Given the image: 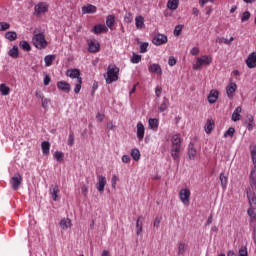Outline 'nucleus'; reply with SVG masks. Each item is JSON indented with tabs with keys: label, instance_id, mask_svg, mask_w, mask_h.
<instances>
[{
	"label": "nucleus",
	"instance_id": "e433bc0d",
	"mask_svg": "<svg viewBox=\"0 0 256 256\" xmlns=\"http://www.w3.org/2000/svg\"><path fill=\"white\" fill-rule=\"evenodd\" d=\"M131 157L134 159V161H139V159H141V152L139 151V149H132Z\"/></svg>",
	"mask_w": 256,
	"mask_h": 256
},
{
	"label": "nucleus",
	"instance_id": "c85d7f7f",
	"mask_svg": "<svg viewBox=\"0 0 256 256\" xmlns=\"http://www.w3.org/2000/svg\"><path fill=\"white\" fill-rule=\"evenodd\" d=\"M41 148L43 155H49V151L51 150V143H49V141H43L41 143Z\"/></svg>",
	"mask_w": 256,
	"mask_h": 256
},
{
	"label": "nucleus",
	"instance_id": "2eb2a0df",
	"mask_svg": "<svg viewBox=\"0 0 256 256\" xmlns=\"http://www.w3.org/2000/svg\"><path fill=\"white\" fill-rule=\"evenodd\" d=\"M217 99H219V91L215 89L211 90L208 95V103H210V105H213L214 103H217Z\"/></svg>",
	"mask_w": 256,
	"mask_h": 256
},
{
	"label": "nucleus",
	"instance_id": "a211bd4d",
	"mask_svg": "<svg viewBox=\"0 0 256 256\" xmlns=\"http://www.w3.org/2000/svg\"><path fill=\"white\" fill-rule=\"evenodd\" d=\"M107 31H109V29L107 28V26L103 24L95 25L92 29V33H95V35H99L101 33H107Z\"/></svg>",
	"mask_w": 256,
	"mask_h": 256
},
{
	"label": "nucleus",
	"instance_id": "09e8293b",
	"mask_svg": "<svg viewBox=\"0 0 256 256\" xmlns=\"http://www.w3.org/2000/svg\"><path fill=\"white\" fill-rule=\"evenodd\" d=\"M63 157H65V154H63V152L56 151L54 153V158L56 159V161H63Z\"/></svg>",
	"mask_w": 256,
	"mask_h": 256
},
{
	"label": "nucleus",
	"instance_id": "6e6552de",
	"mask_svg": "<svg viewBox=\"0 0 256 256\" xmlns=\"http://www.w3.org/2000/svg\"><path fill=\"white\" fill-rule=\"evenodd\" d=\"M105 185H107V177H105L103 175H99L98 176V182L96 184L97 191H99L100 193H104L105 192Z\"/></svg>",
	"mask_w": 256,
	"mask_h": 256
},
{
	"label": "nucleus",
	"instance_id": "0e129e2a",
	"mask_svg": "<svg viewBox=\"0 0 256 256\" xmlns=\"http://www.w3.org/2000/svg\"><path fill=\"white\" fill-rule=\"evenodd\" d=\"M178 249L179 253H185V243L180 242Z\"/></svg>",
	"mask_w": 256,
	"mask_h": 256
},
{
	"label": "nucleus",
	"instance_id": "4c0bfd02",
	"mask_svg": "<svg viewBox=\"0 0 256 256\" xmlns=\"http://www.w3.org/2000/svg\"><path fill=\"white\" fill-rule=\"evenodd\" d=\"M235 41V38L231 37L230 39L227 38H217L216 43H224L225 45H231Z\"/></svg>",
	"mask_w": 256,
	"mask_h": 256
},
{
	"label": "nucleus",
	"instance_id": "423d86ee",
	"mask_svg": "<svg viewBox=\"0 0 256 256\" xmlns=\"http://www.w3.org/2000/svg\"><path fill=\"white\" fill-rule=\"evenodd\" d=\"M180 201L183 205H189L191 199V190L188 188L181 189L179 192Z\"/></svg>",
	"mask_w": 256,
	"mask_h": 256
},
{
	"label": "nucleus",
	"instance_id": "ddd939ff",
	"mask_svg": "<svg viewBox=\"0 0 256 256\" xmlns=\"http://www.w3.org/2000/svg\"><path fill=\"white\" fill-rule=\"evenodd\" d=\"M136 127L137 138L139 141H143V139H145V126L143 125V123L139 122Z\"/></svg>",
	"mask_w": 256,
	"mask_h": 256
},
{
	"label": "nucleus",
	"instance_id": "5fc2aeb1",
	"mask_svg": "<svg viewBox=\"0 0 256 256\" xmlns=\"http://www.w3.org/2000/svg\"><path fill=\"white\" fill-rule=\"evenodd\" d=\"M168 65L170 67H175V65H177V59H175V57L171 56L168 60Z\"/></svg>",
	"mask_w": 256,
	"mask_h": 256
},
{
	"label": "nucleus",
	"instance_id": "f704fd0d",
	"mask_svg": "<svg viewBox=\"0 0 256 256\" xmlns=\"http://www.w3.org/2000/svg\"><path fill=\"white\" fill-rule=\"evenodd\" d=\"M53 61H55V55H47L44 58L46 67H51V65H53Z\"/></svg>",
	"mask_w": 256,
	"mask_h": 256
},
{
	"label": "nucleus",
	"instance_id": "f257e3e1",
	"mask_svg": "<svg viewBox=\"0 0 256 256\" xmlns=\"http://www.w3.org/2000/svg\"><path fill=\"white\" fill-rule=\"evenodd\" d=\"M104 79L107 85H111V83H115V81L119 80V68L115 65H109L106 74L104 75Z\"/></svg>",
	"mask_w": 256,
	"mask_h": 256
},
{
	"label": "nucleus",
	"instance_id": "6ab92c4d",
	"mask_svg": "<svg viewBox=\"0 0 256 256\" xmlns=\"http://www.w3.org/2000/svg\"><path fill=\"white\" fill-rule=\"evenodd\" d=\"M213 129H215V121L213 119H208L204 126V131L207 135H211Z\"/></svg>",
	"mask_w": 256,
	"mask_h": 256
},
{
	"label": "nucleus",
	"instance_id": "5701e85b",
	"mask_svg": "<svg viewBox=\"0 0 256 256\" xmlns=\"http://www.w3.org/2000/svg\"><path fill=\"white\" fill-rule=\"evenodd\" d=\"M135 26L136 29H145V18L143 16H136Z\"/></svg>",
	"mask_w": 256,
	"mask_h": 256
},
{
	"label": "nucleus",
	"instance_id": "774afa93",
	"mask_svg": "<svg viewBox=\"0 0 256 256\" xmlns=\"http://www.w3.org/2000/svg\"><path fill=\"white\" fill-rule=\"evenodd\" d=\"M96 119H97V121H99L101 123V122H103L104 116L99 112L96 115Z\"/></svg>",
	"mask_w": 256,
	"mask_h": 256
},
{
	"label": "nucleus",
	"instance_id": "58836bf2",
	"mask_svg": "<svg viewBox=\"0 0 256 256\" xmlns=\"http://www.w3.org/2000/svg\"><path fill=\"white\" fill-rule=\"evenodd\" d=\"M0 93L4 96H7L9 93H11V88L5 84H0Z\"/></svg>",
	"mask_w": 256,
	"mask_h": 256
},
{
	"label": "nucleus",
	"instance_id": "864d4df0",
	"mask_svg": "<svg viewBox=\"0 0 256 256\" xmlns=\"http://www.w3.org/2000/svg\"><path fill=\"white\" fill-rule=\"evenodd\" d=\"M149 47V43L144 42L140 46V53H147V48Z\"/></svg>",
	"mask_w": 256,
	"mask_h": 256
},
{
	"label": "nucleus",
	"instance_id": "0eeeda50",
	"mask_svg": "<svg viewBox=\"0 0 256 256\" xmlns=\"http://www.w3.org/2000/svg\"><path fill=\"white\" fill-rule=\"evenodd\" d=\"M88 45V51L89 53H99V50L101 49V44L97 40H87Z\"/></svg>",
	"mask_w": 256,
	"mask_h": 256
},
{
	"label": "nucleus",
	"instance_id": "f03ea898",
	"mask_svg": "<svg viewBox=\"0 0 256 256\" xmlns=\"http://www.w3.org/2000/svg\"><path fill=\"white\" fill-rule=\"evenodd\" d=\"M32 43L36 49H46L47 48V40L45 39L44 33H36L34 32V36L32 38Z\"/></svg>",
	"mask_w": 256,
	"mask_h": 256
},
{
	"label": "nucleus",
	"instance_id": "1a4fd4ad",
	"mask_svg": "<svg viewBox=\"0 0 256 256\" xmlns=\"http://www.w3.org/2000/svg\"><path fill=\"white\" fill-rule=\"evenodd\" d=\"M167 41H169V39L167 38L166 35L164 34H158L156 35L153 40L152 43L154 45L160 46V45H165V43H167Z\"/></svg>",
	"mask_w": 256,
	"mask_h": 256
},
{
	"label": "nucleus",
	"instance_id": "9b49d317",
	"mask_svg": "<svg viewBox=\"0 0 256 256\" xmlns=\"http://www.w3.org/2000/svg\"><path fill=\"white\" fill-rule=\"evenodd\" d=\"M66 76L79 81V79H81V71L79 69H69L66 72Z\"/></svg>",
	"mask_w": 256,
	"mask_h": 256
},
{
	"label": "nucleus",
	"instance_id": "393cba45",
	"mask_svg": "<svg viewBox=\"0 0 256 256\" xmlns=\"http://www.w3.org/2000/svg\"><path fill=\"white\" fill-rule=\"evenodd\" d=\"M71 225V219L69 218H63L60 220V227L63 231H67V229L71 228Z\"/></svg>",
	"mask_w": 256,
	"mask_h": 256
},
{
	"label": "nucleus",
	"instance_id": "3c124183",
	"mask_svg": "<svg viewBox=\"0 0 256 256\" xmlns=\"http://www.w3.org/2000/svg\"><path fill=\"white\" fill-rule=\"evenodd\" d=\"M141 61V55L139 54H133L131 58V63L137 64Z\"/></svg>",
	"mask_w": 256,
	"mask_h": 256
},
{
	"label": "nucleus",
	"instance_id": "cd10ccee",
	"mask_svg": "<svg viewBox=\"0 0 256 256\" xmlns=\"http://www.w3.org/2000/svg\"><path fill=\"white\" fill-rule=\"evenodd\" d=\"M143 216H139L136 221V235H141L143 233Z\"/></svg>",
	"mask_w": 256,
	"mask_h": 256
},
{
	"label": "nucleus",
	"instance_id": "412c9836",
	"mask_svg": "<svg viewBox=\"0 0 256 256\" xmlns=\"http://www.w3.org/2000/svg\"><path fill=\"white\" fill-rule=\"evenodd\" d=\"M149 73H156V75H163V70L161 69V65L159 64H151L148 67Z\"/></svg>",
	"mask_w": 256,
	"mask_h": 256
},
{
	"label": "nucleus",
	"instance_id": "a19ab883",
	"mask_svg": "<svg viewBox=\"0 0 256 256\" xmlns=\"http://www.w3.org/2000/svg\"><path fill=\"white\" fill-rule=\"evenodd\" d=\"M148 123H149L150 129H158L159 127V122L157 121V119L150 118L148 120Z\"/></svg>",
	"mask_w": 256,
	"mask_h": 256
},
{
	"label": "nucleus",
	"instance_id": "13d9d810",
	"mask_svg": "<svg viewBox=\"0 0 256 256\" xmlns=\"http://www.w3.org/2000/svg\"><path fill=\"white\" fill-rule=\"evenodd\" d=\"M81 193L82 195H84V197H87V193H89V187H87L86 185L82 186Z\"/></svg>",
	"mask_w": 256,
	"mask_h": 256
},
{
	"label": "nucleus",
	"instance_id": "4be33fe9",
	"mask_svg": "<svg viewBox=\"0 0 256 256\" xmlns=\"http://www.w3.org/2000/svg\"><path fill=\"white\" fill-rule=\"evenodd\" d=\"M235 91H237V84L232 82L226 88V93L229 99H233V95L235 94Z\"/></svg>",
	"mask_w": 256,
	"mask_h": 256
},
{
	"label": "nucleus",
	"instance_id": "e2e57ef3",
	"mask_svg": "<svg viewBox=\"0 0 256 256\" xmlns=\"http://www.w3.org/2000/svg\"><path fill=\"white\" fill-rule=\"evenodd\" d=\"M163 91V88H161V86H158L155 90V95L156 97H161V93Z\"/></svg>",
	"mask_w": 256,
	"mask_h": 256
},
{
	"label": "nucleus",
	"instance_id": "b1692460",
	"mask_svg": "<svg viewBox=\"0 0 256 256\" xmlns=\"http://www.w3.org/2000/svg\"><path fill=\"white\" fill-rule=\"evenodd\" d=\"M227 256H237L233 250L228 251ZM239 256H249V253L247 252V247L242 246L239 249Z\"/></svg>",
	"mask_w": 256,
	"mask_h": 256
},
{
	"label": "nucleus",
	"instance_id": "473e14b6",
	"mask_svg": "<svg viewBox=\"0 0 256 256\" xmlns=\"http://www.w3.org/2000/svg\"><path fill=\"white\" fill-rule=\"evenodd\" d=\"M8 55L12 57V59H17L19 57V48L14 46L12 49L9 50Z\"/></svg>",
	"mask_w": 256,
	"mask_h": 256
},
{
	"label": "nucleus",
	"instance_id": "4d7b16f0",
	"mask_svg": "<svg viewBox=\"0 0 256 256\" xmlns=\"http://www.w3.org/2000/svg\"><path fill=\"white\" fill-rule=\"evenodd\" d=\"M159 225H161V217L157 216V217L154 219L153 227L159 228Z\"/></svg>",
	"mask_w": 256,
	"mask_h": 256
},
{
	"label": "nucleus",
	"instance_id": "72a5a7b5",
	"mask_svg": "<svg viewBox=\"0 0 256 256\" xmlns=\"http://www.w3.org/2000/svg\"><path fill=\"white\" fill-rule=\"evenodd\" d=\"M106 25H107L108 29H113V25H115V17L113 15L107 16Z\"/></svg>",
	"mask_w": 256,
	"mask_h": 256
},
{
	"label": "nucleus",
	"instance_id": "7c9ffc66",
	"mask_svg": "<svg viewBox=\"0 0 256 256\" xmlns=\"http://www.w3.org/2000/svg\"><path fill=\"white\" fill-rule=\"evenodd\" d=\"M167 7L170 9V11H176V9L179 7V0H168Z\"/></svg>",
	"mask_w": 256,
	"mask_h": 256
},
{
	"label": "nucleus",
	"instance_id": "20e7f679",
	"mask_svg": "<svg viewBox=\"0 0 256 256\" xmlns=\"http://www.w3.org/2000/svg\"><path fill=\"white\" fill-rule=\"evenodd\" d=\"M49 11V4L46 2H40L34 7V15L37 17H41V15H45Z\"/></svg>",
	"mask_w": 256,
	"mask_h": 256
},
{
	"label": "nucleus",
	"instance_id": "4468645a",
	"mask_svg": "<svg viewBox=\"0 0 256 256\" xmlns=\"http://www.w3.org/2000/svg\"><path fill=\"white\" fill-rule=\"evenodd\" d=\"M57 87L60 91H63L64 93H71V84L66 81L57 82Z\"/></svg>",
	"mask_w": 256,
	"mask_h": 256
},
{
	"label": "nucleus",
	"instance_id": "338daca9",
	"mask_svg": "<svg viewBox=\"0 0 256 256\" xmlns=\"http://www.w3.org/2000/svg\"><path fill=\"white\" fill-rule=\"evenodd\" d=\"M49 83H51V77H49V75H46L44 77V85L47 86L49 85Z\"/></svg>",
	"mask_w": 256,
	"mask_h": 256
},
{
	"label": "nucleus",
	"instance_id": "39448f33",
	"mask_svg": "<svg viewBox=\"0 0 256 256\" xmlns=\"http://www.w3.org/2000/svg\"><path fill=\"white\" fill-rule=\"evenodd\" d=\"M22 183H23V176H21V174L19 173L14 174V176L10 179V185L13 191H18Z\"/></svg>",
	"mask_w": 256,
	"mask_h": 256
},
{
	"label": "nucleus",
	"instance_id": "79ce46f5",
	"mask_svg": "<svg viewBox=\"0 0 256 256\" xmlns=\"http://www.w3.org/2000/svg\"><path fill=\"white\" fill-rule=\"evenodd\" d=\"M248 215L250 217V221L251 223H253L254 225L256 224V214H255V210H253L252 208L248 209Z\"/></svg>",
	"mask_w": 256,
	"mask_h": 256
},
{
	"label": "nucleus",
	"instance_id": "aec40b11",
	"mask_svg": "<svg viewBox=\"0 0 256 256\" xmlns=\"http://www.w3.org/2000/svg\"><path fill=\"white\" fill-rule=\"evenodd\" d=\"M83 15L97 13V7L93 4H88L82 7Z\"/></svg>",
	"mask_w": 256,
	"mask_h": 256
},
{
	"label": "nucleus",
	"instance_id": "a878e982",
	"mask_svg": "<svg viewBox=\"0 0 256 256\" xmlns=\"http://www.w3.org/2000/svg\"><path fill=\"white\" fill-rule=\"evenodd\" d=\"M171 147H181V134H174L171 138Z\"/></svg>",
	"mask_w": 256,
	"mask_h": 256
},
{
	"label": "nucleus",
	"instance_id": "f8f14e48",
	"mask_svg": "<svg viewBox=\"0 0 256 256\" xmlns=\"http://www.w3.org/2000/svg\"><path fill=\"white\" fill-rule=\"evenodd\" d=\"M170 155L175 161L181 157V146H171Z\"/></svg>",
	"mask_w": 256,
	"mask_h": 256
},
{
	"label": "nucleus",
	"instance_id": "bf43d9fd",
	"mask_svg": "<svg viewBox=\"0 0 256 256\" xmlns=\"http://www.w3.org/2000/svg\"><path fill=\"white\" fill-rule=\"evenodd\" d=\"M190 55H193V56L199 55V48L193 47V48L190 50Z\"/></svg>",
	"mask_w": 256,
	"mask_h": 256
},
{
	"label": "nucleus",
	"instance_id": "c756f323",
	"mask_svg": "<svg viewBox=\"0 0 256 256\" xmlns=\"http://www.w3.org/2000/svg\"><path fill=\"white\" fill-rule=\"evenodd\" d=\"M169 107V99L167 97H164L162 100V103L159 106V112L163 113L167 111V108Z\"/></svg>",
	"mask_w": 256,
	"mask_h": 256
},
{
	"label": "nucleus",
	"instance_id": "49530a36",
	"mask_svg": "<svg viewBox=\"0 0 256 256\" xmlns=\"http://www.w3.org/2000/svg\"><path fill=\"white\" fill-rule=\"evenodd\" d=\"M250 18H251V12L246 11L242 14L241 21L242 23H245V21H249Z\"/></svg>",
	"mask_w": 256,
	"mask_h": 256
},
{
	"label": "nucleus",
	"instance_id": "dca6fc26",
	"mask_svg": "<svg viewBox=\"0 0 256 256\" xmlns=\"http://www.w3.org/2000/svg\"><path fill=\"white\" fill-rule=\"evenodd\" d=\"M59 185H51L49 189V193L53 199V201H57L59 199Z\"/></svg>",
	"mask_w": 256,
	"mask_h": 256
},
{
	"label": "nucleus",
	"instance_id": "9d476101",
	"mask_svg": "<svg viewBox=\"0 0 256 256\" xmlns=\"http://www.w3.org/2000/svg\"><path fill=\"white\" fill-rule=\"evenodd\" d=\"M246 65L248 69H255L256 67V52H252L249 54L248 58L246 59Z\"/></svg>",
	"mask_w": 256,
	"mask_h": 256
},
{
	"label": "nucleus",
	"instance_id": "6e6d98bb",
	"mask_svg": "<svg viewBox=\"0 0 256 256\" xmlns=\"http://www.w3.org/2000/svg\"><path fill=\"white\" fill-rule=\"evenodd\" d=\"M117 181H119V177H117V175H113L112 180H111L113 189H115V187H117Z\"/></svg>",
	"mask_w": 256,
	"mask_h": 256
},
{
	"label": "nucleus",
	"instance_id": "37998d69",
	"mask_svg": "<svg viewBox=\"0 0 256 256\" xmlns=\"http://www.w3.org/2000/svg\"><path fill=\"white\" fill-rule=\"evenodd\" d=\"M67 145H69V147H73L75 145V134H73V132L68 136Z\"/></svg>",
	"mask_w": 256,
	"mask_h": 256
},
{
	"label": "nucleus",
	"instance_id": "69168bd1",
	"mask_svg": "<svg viewBox=\"0 0 256 256\" xmlns=\"http://www.w3.org/2000/svg\"><path fill=\"white\" fill-rule=\"evenodd\" d=\"M249 124L247 126L248 131H253V117L249 118Z\"/></svg>",
	"mask_w": 256,
	"mask_h": 256
},
{
	"label": "nucleus",
	"instance_id": "de8ad7c7",
	"mask_svg": "<svg viewBox=\"0 0 256 256\" xmlns=\"http://www.w3.org/2000/svg\"><path fill=\"white\" fill-rule=\"evenodd\" d=\"M181 31H183V25L179 24L174 29L175 37H179V35H181Z\"/></svg>",
	"mask_w": 256,
	"mask_h": 256
},
{
	"label": "nucleus",
	"instance_id": "2f4dec72",
	"mask_svg": "<svg viewBox=\"0 0 256 256\" xmlns=\"http://www.w3.org/2000/svg\"><path fill=\"white\" fill-rule=\"evenodd\" d=\"M219 180L221 182L222 189H227V183H229V179L225 176V172L220 173Z\"/></svg>",
	"mask_w": 256,
	"mask_h": 256
},
{
	"label": "nucleus",
	"instance_id": "8fccbe9b",
	"mask_svg": "<svg viewBox=\"0 0 256 256\" xmlns=\"http://www.w3.org/2000/svg\"><path fill=\"white\" fill-rule=\"evenodd\" d=\"M11 25L7 22H0V31H7V29H10Z\"/></svg>",
	"mask_w": 256,
	"mask_h": 256
},
{
	"label": "nucleus",
	"instance_id": "bb28decb",
	"mask_svg": "<svg viewBox=\"0 0 256 256\" xmlns=\"http://www.w3.org/2000/svg\"><path fill=\"white\" fill-rule=\"evenodd\" d=\"M241 111H243V108L241 106H238L234 112L232 113V121L237 122L241 121Z\"/></svg>",
	"mask_w": 256,
	"mask_h": 256
},
{
	"label": "nucleus",
	"instance_id": "c03bdc74",
	"mask_svg": "<svg viewBox=\"0 0 256 256\" xmlns=\"http://www.w3.org/2000/svg\"><path fill=\"white\" fill-rule=\"evenodd\" d=\"M20 47L21 49H23L24 51H29L31 49V45L29 44V42L27 41H22L20 42Z\"/></svg>",
	"mask_w": 256,
	"mask_h": 256
},
{
	"label": "nucleus",
	"instance_id": "680f3d73",
	"mask_svg": "<svg viewBox=\"0 0 256 256\" xmlns=\"http://www.w3.org/2000/svg\"><path fill=\"white\" fill-rule=\"evenodd\" d=\"M122 162L123 163H131V157H129V155H123Z\"/></svg>",
	"mask_w": 256,
	"mask_h": 256
},
{
	"label": "nucleus",
	"instance_id": "7ed1b4c3",
	"mask_svg": "<svg viewBox=\"0 0 256 256\" xmlns=\"http://www.w3.org/2000/svg\"><path fill=\"white\" fill-rule=\"evenodd\" d=\"M213 63V57L211 55H204L196 58V63L193 64L192 68L194 71H199L203 65H210Z\"/></svg>",
	"mask_w": 256,
	"mask_h": 256
},
{
	"label": "nucleus",
	"instance_id": "f3484780",
	"mask_svg": "<svg viewBox=\"0 0 256 256\" xmlns=\"http://www.w3.org/2000/svg\"><path fill=\"white\" fill-rule=\"evenodd\" d=\"M188 157L191 161H195V158L197 157V149H195L193 142H190L188 145Z\"/></svg>",
	"mask_w": 256,
	"mask_h": 256
},
{
	"label": "nucleus",
	"instance_id": "603ef678",
	"mask_svg": "<svg viewBox=\"0 0 256 256\" xmlns=\"http://www.w3.org/2000/svg\"><path fill=\"white\" fill-rule=\"evenodd\" d=\"M49 103H51V100L48 98H42V107L43 109L49 108Z\"/></svg>",
	"mask_w": 256,
	"mask_h": 256
},
{
	"label": "nucleus",
	"instance_id": "a18cd8bd",
	"mask_svg": "<svg viewBox=\"0 0 256 256\" xmlns=\"http://www.w3.org/2000/svg\"><path fill=\"white\" fill-rule=\"evenodd\" d=\"M233 135H235V128H233V127H230V128L224 133L225 139H227V137H233Z\"/></svg>",
	"mask_w": 256,
	"mask_h": 256
},
{
	"label": "nucleus",
	"instance_id": "052dcab7",
	"mask_svg": "<svg viewBox=\"0 0 256 256\" xmlns=\"http://www.w3.org/2000/svg\"><path fill=\"white\" fill-rule=\"evenodd\" d=\"M215 0H199V4L201 5V7H205V5H207V3H213Z\"/></svg>",
	"mask_w": 256,
	"mask_h": 256
},
{
	"label": "nucleus",
	"instance_id": "ea45409f",
	"mask_svg": "<svg viewBox=\"0 0 256 256\" xmlns=\"http://www.w3.org/2000/svg\"><path fill=\"white\" fill-rule=\"evenodd\" d=\"M5 37L8 39V41H15L17 39V32L15 31L6 32Z\"/></svg>",
	"mask_w": 256,
	"mask_h": 256
},
{
	"label": "nucleus",
	"instance_id": "c9c22d12",
	"mask_svg": "<svg viewBox=\"0 0 256 256\" xmlns=\"http://www.w3.org/2000/svg\"><path fill=\"white\" fill-rule=\"evenodd\" d=\"M81 85H83V78H78V80H76L74 88V93H76V95H79V93L81 92Z\"/></svg>",
	"mask_w": 256,
	"mask_h": 256
}]
</instances>
